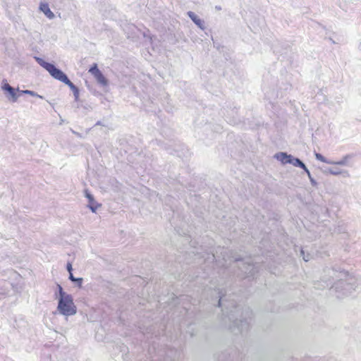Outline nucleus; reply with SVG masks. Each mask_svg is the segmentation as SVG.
Wrapping results in <instances>:
<instances>
[{
  "instance_id": "nucleus-5",
  "label": "nucleus",
  "mask_w": 361,
  "mask_h": 361,
  "mask_svg": "<svg viewBox=\"0 0 361 361\" xmlns=\"http://www.w3.org/2000/svg\"><path fill=\"white\" fill-rule=\"evenodd\" d=\"M89 72L94 77L97 82L102 86H106L108 85V80L102 74L101 71L98 68L97 64L94 63L90 68Z\"/></svg>"
},
{
  "instance_id": "nucleus-29",
  "label": "nucleus",
  "mask_w": 361,
  "mask_h": 361,
  "mask_svg": "<svg viewBox=\"0 0 361 361\" xmlns=\"http://www.w3.org/2000/svg\"><path fill=\"white\" fill-rule=\"evenodd\" d=\"M219 264H220V265H221V266H223V267H224V266H226V264H221L220 262H219Z\"/></svg>"
},
{
  "instance_id": "nucleus-22",
  "label": "nucleus",
  "mask_w": 361,
  "mask_h": 361,
  "mask_svg": "<svg viewBox=\"0 0 361 361\" xmlns=\"http://www.w3.org/2000/svg\"><path fill=\"white\" fill-rule=\"evenodd\" d=\"M305 173L307 174V176H308V178H309V179L310 180L311 184L313 186L317 185V183L316 180L312 177L310 171L308 170V172H305Z\"/></svg>"
},
{
  "instance_id": "nucleus-24",
  "label": "nucleus",
  "mask_w": 361,
  "mask_h": 361,
  "mask_svg": "<svg viewBox=\"0 0 361 361\" xmlns=\"http://www.w3.org/2000/svg\"><path fill=\"white\" fill-rule=\"evenodd\" d=\"M73 92V94H74V97H75V99L78 100V97H79V90H78V88L76 89L75 90H74Z\"/></svg>"
},
{
  "instance_id": "nucleus-28",
  "label": "nucleus",
  "mask_w": 361,
  "mask_h": 361,
  "mask_svg": "<svg viewBox=\"0 0 361 361\" xmlns=\"http://www.w3.org/2000/svg\"><path fill=\"white\" fill-rule=\"evenodd\" d=\"M339 283H343V280L341 279H339Z\"/></svg>"
},
{
  "instance_id": "nucleus-26",
  "label": "nucleus",
  "mask_w": 361,
  "mask_h": 361,
  "mask_svg": "<svg viewBox=\"0 0 361 361\" xmlns=\"http://www.w3.org/2000/svg\"><path fill=\"white\" fill-rule=\"evenodd\" d=\"M209 258H212V259L213 260H216L217 261L218 259H216V256L213 254L211 257H209Z\"/></svg>"
},
{
  "instance_id": "nucleus-1",
  "label": "nucleus",
  "mask_w": 361,
  "mask_h": 361,
  "mask_svg": "<svg viewBox=\"0 0 361 361\" xmlns=\"http://www.w3.org/2000/svg\"><path fill=\"white\" fill-rule=\"evenodd\" d=\"M57 310L64 316H73L77 312V307L73 302V298L71 295L59 298Z\"/></svg>"
},
{
  "instance_id": "nucleus-4",
  "label": "nucleus",
  "mask_w": 361,
  "mask_h": 361,
  "mask_svg": "<svg viewBox=\"0 0 361 361\" xmlns=\"http://www.w3.org/2000/svg\"><path fill=\"white\" fill-rule=\"evenodd\" d=\"M234 308V310H231L228 317L229 320L232 321L233 325L231 327L233 331H235V329L236 328L239 332H243V331H245L249 327V322L247 319H245L244 320H234L233 321V313H235L237 310V307L235 306H232Z\"/></svg>"
},
{
  "instance_id": "nucleus-6",
  "label": "nucleus",
  "mask_w": 361,
  "mask_h": 361,
  "mask_svg": "<svg viewBox=\"0 0 361 361\" xmlns=\"http://www.w3.org/2000/svg\"><path fill=\"white\" fill-rule=\"evenodd\" d=\"M1 88L4 91L8 92V99H10L13 102H16L17 101L20 94H18L16 90L13 87H11L6 81H3Z\"/></svg>"
},
{
  "instance_id": "nucleus-11",
  "label": "nucleus",
  "mask_w": 361,
  "mask_h": 361,
  "mask_svg": "<svg viewBox=\"0 0 361 361\" xmlns=\"http://www.w3.org/2000/svg\"><path fill=\"white\" fill-rule=\"evenodd\" d=\"M326 172L329 173L334 176L343 175V177H349L350 174L346 170H341L337 168H329L327 169Z\"/></svg>"
},
{
  "instance_id": "nucleus-17",
  "label": "nucleus",
  "mask_w": 361,
  "mask_h": 361,
  "mask_svg": "<svg viewBox=\"0 0 361 361\" xmlns=\"http://www.w3.org/2000/svg\"><path fill=\"white\" fill-rule=\"evenodd\" d=\"M68 279L72 282H75L78 287H81L82 286V281H83L82 278H75L73 276V274L72 273H71V274H69Z\"/></svg>"
},
{
  "instance_id": "nucleus-3",
  "label": "nucleus",
  "mask_w": 361,
  "mask_h": 361,
  "mask_svg": "<svg viewBox=\"0 0 361 361\" xmlns=\"http://www.w3.org/2000/svg\"><path fill=\"white\" fill-rule=\"evenodd\" d=\"M35 59L42 67L45 68L54 78L63 83L68 79L67 75L54 64L46 62L44 60L37 56H35Z\"/></svg>"
},
{
  "instance_id": "nucleus-27",
  "label": "nucleus",
  "mask_w": 361,
  "mask_h": 361,
  "mask_svg": "<svg viewBox=\"0 0 361 361\" xmlns=\"http://www.w3.org/2000/svg\"><path fill=\"white\" fill-rule=\"evenodd\" d=\"M303 259L305 261V262H307L309 260L308 258H306L305 256H303Z\"/></svg>"
},
{
  "instance_id": "nucleus-33",
  "label": "nucleus",
  "mask_w": 361,
  "mask_h": 361,
  "mask_svg": "<svg viewBox=\"0 0 361 361\" xmlns=\"http://www.w3.org/2000/svg\"><path fill=\"white\" fill-rule=\"evenodd\" d=\"M234 261H235V262H238V259H234Z\"/></svg>"
},
{
  "instance_id": "nucleus-19",
  "label": "nucleus",
  "mask_w": 361,
  "mask_h": 361,
  "mask_svg": "<svg viewBox=\"0 0 361 361\" xmlns=\"http://www.w3.org/2000/svg\"><path fill=\"white\" fill-rule=\"evenodd\" d=\"M57 288H58V295H59V298H63V297H65L66 295H68L69 294L66 293L62 286L59 284H57Z\"/></svg>"
},
{
  "instance_id": "nucleus-12",
  "label": "nucleus",
  "mask_w": 361,
  "mask_h": 361,
  "mask_svg": "<svg viewBox=\"0 0 361 361\" xmlns=\"http://www.w3.org/2000/svg\"><path fill=\"white\" fill-rule=\"evenodd\" d=\"M290 164L294 166H298L302 169L305 172H308V169L306 167L305 164L298 158H295L291 155Z\"/></svg>"
},
{
  "instance_id": "nucleus-18",
  "label": "nucleus",
  "mask_w": 361,
  "mask_h": 361,
  "mask_svg": "<svg viewBox=\"0 0 361 361\" xmlns=\"http://www.w3.org/2000/svg\"><path fill=\"white\" fill-rule=\"evenodd\" d=\"M19 92H20V94H29V95H31L33 97H37L39 98H42V96L37 94L36 92H35L34 91H32V90H25L19 91Z\"/></svg>"
},
{
  "instance_id": "nucleus-13",
  "label": "nucleus",
  "mask_w": 361,
  "mask_h": 361,
  "mask_svg": "<svg viewBox=\"0 0 361 361\" xmlns=\"http://www.w3.org/2000/svg\"><path fill=\"white\" fill-rule=\"evenodd\" d=\"M39 8L49 18L51 19L54 17V14L51 12L47 4H41Z\"/></svg>"
},
{
  "instance_id": "nucleus-16",
  "label": "nucleus",
  "mask_w": 361,
  "mask_h": 361,
  "mask_svg": "<svg viewBox=\"0 0 361 361\" xmlns=\"http://www.w3.org/2000/svg\"><path fill=\"white\" fill-rule=\"evenodd\" d=\"M314 156H315V158L320 161H322L324 163H326V164H333L334 163V161H331V160H329V159H327L326 158H325L322 154H319V153H317V152H314Z\"/></svg>"
},
{
  "instance_id": "nucleus-15",
  "label": "nucleus",
  "mask_w": 361,
  "mask_h": 361,
  "mask_svg": "<svg viewBox=\"0 0 361 361\" xmlns=\"http://www.w3.org/2000/svg\"><path fill=\"white\" fill-rule=\"evenodd\" d=\"M351 158H352V155L351 154H346L341 160H339L338 161H334V163L332 164H334V165H339V166H348V161Z\"/></svg>"
},
{
  "instance_id": "nucleus-23",
  "label": "nucleus",
  "mask_w": 361,
  "mask_h": 361,
  "mask_svg": "<svg viewBox=\"0 0 361 361\" xmlns=\"http://www.w3.org/2000/svg\"><path fill=\"white\" fill-rule=\"evenodd\" d=\"M328 274L331 275V277L340 278V276H337V272L334 269H328Z\"/></svg>"
},
{
  "instance_id": "nucleus-2",
  "label": "nucleus",
  "mask_w": 361,
  "mask_h": 361,
  "mask_svg": "<svg viewBox=\"0 0 361 361\" xmlns=\"http://www.w3.org/2000/svg\"><path fill=\"white\" fill-rule=\"evenodd\" d=\"M35 59L42 67L45 68L54 78L63 83L68 79L67 75L54 64L46 62L44 60L37 56H35Z\"/></svg>"
},
{
  "instance_id": "nucleus-8",
  "label": "nucleus",
  "mask_w": 361,
  "mask_h": 361,
  "mask_svg": "<svg viewBox=\"0 0 361 361\" xmlns=\"http://www.w3.org/2000/svg\"><path fill=\"white\" fill-rule=\"evenodd\" d=\"M187 14L198 27L201 30H204V21L202 20L194 12L188 11Z\"/></svg>"
},
{
  "instance_id": "nucleus-9",
  "label": "nucleus",
  "mask_w": 361,
  "mask_h": 361,
  "mask_svg": "<svg viewBox=\"0 0 361 361\" xmlns=\"http://www.w3.org/2000/svg\"><path fill=\"white\" fill-rule=\"evenodd\" d=\"M85 197L88 199L89 204L87 207L92 212H96L99 204L94 201V197L87 190L85 191Z\"/></svg>"
},
{
  "instance_id": "nucleus-32",
  "label": "nucleus",
  "mask_w": 361,
  "mask_h": 361,
  "mask_svg": "<svg viewBox=\"0 0 361 361\" xmlns=\"http://www.w3.org/2000/svg\"><path fill=\"white\" fill-rule=\"evenodd\" d=\"M223 259L226 262V259H225V257L224 256Z\"/></svg>"
},
{
  "instance_id": "nucleus-10",
  "label": "nucleus",
  "mask_w": 361,
  "mask_h": 361,
  "mask_svg": "<svg viewBox=\"0 0 361 361\" xmlns=\"http://www.w3.org/2000/svg\"><path fill=\"white\" fill-rule=\"evenodd\" d=\"M274 157L280 161L282 164H290L291 159V155L288 154L286 152H279L274 155Z\"/></svg>"
},
{
  "instance_id": "nucleus-14",
  "label": "nucleus",
  "mask_w": 361,
  "mask_h": 361,
  "mask_svg": "<svg viewBox=\"0 0 361 361\" xmlns=\"http://www.w3.org/2000/svg\"><path fill=\"white\" fill-rule=\"evenodd\" d=\"M323 282L325 283V285H322L321 286L318 284L317 285V288H335L336 290L338 289V285L337 284H333L331 281H330L329 279H324Z\"/></svg>"
},
{
  "instance_id": "nucleus-30",
  "label": "nucleus",
  "mask_w": 361,
  "mask_h": 361,
  "mask_svg": "<svg viewBox=\"0 0 361 361\" xmlns=\"http://www.w3.org/2000/svg\"><path fill=\"white\" fill-rule=\"evenodd\" d=\"M301 255H304V251L301 250Z\"/></svg>"
},
{
  "instance_id": "nucleus-7",
  "label": "nucleus",
  "mask_w": 361,
  "mask_h": 361,
  "mask_svg": "<svg viewBox=\"0 0 361 361\" xmlns=\"http://www.w3.org/2000/svg\"><path fill=\"white\" fill-rule=\"evenodd\" d=\"M250 260H247L246 262L243 263V267L242 269V271H243L247 276H253L255 274V265L252 263H250Z\"/></svg>"
},
{
  "instance_id": "nucleus-20",
  "label": "nucleus",
  "mask_w": 361,
  "mask_h": 361,
  "mask_svg": "<svg viewBox=\"0 0 361 361\" xmlns=\"http://www.w3.org/2000/svg\"><path fill=\"white\" fill-rule=\"evenodd\" d=\"M219 301H218V306L219 307H223V311H226V309H228L227 307L225 306V305H223V302H224V298L223 296H221V295H219Z\"/></svg>"
},
{
  "instance_id": "nucleus-25",
  "label": "nucleus",
  "mask_w": 361,
  "mask_h": 361,
  "mask_svg": "<svg viewBox=\"0 0 361 361\" xmlns=\"http://www.w3.org/2000/svg\"><path fill=\"white\" fill-rule=\"evenodd\" d=\"M66 269L67 271L69 272V274H71V273H72L73 268L72 264L70 262L67 264Z\"/></svg>"
},
{
  "instance_id": "nucleus-21",
  "label": "nucleus",
  "mask_w": 361,
  "mask_h": 361,
  "mask_svg": "<svg viewBox=\"0 0 361 361\" xmlns=\"http://www.w3.org/2000/svg\"><path fill=\"white\" fill-rule=\"evenodd\" d=\"M64 83L67 85L73 92L78 89V87L69 79H68Z\"/></svg>"
},
{
  "instance_id": "nucleus-31",
  "label": "nucleus",
  "mask_w": 361,
  "mask_h": 361,
  "mask_svg": "<svg viewBox=\"0 0 361 361\" xmlns=\"http://www.w3.org/2000/svg\"><path fill=\"white\" fill-rule=\"evenodd\" d=\"M96 125H100V122H97Z\"/></svg>"
}]
</instances>
